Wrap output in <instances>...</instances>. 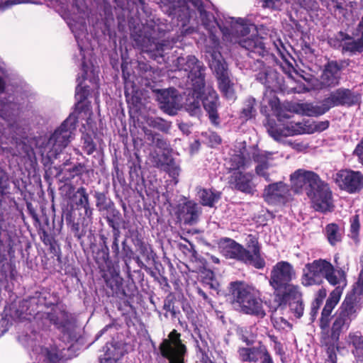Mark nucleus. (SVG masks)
<instances>
[{
    "label": "nucleus",
    "mask_w": 363,
    "mask_h": 363,
    "mask_svg": "<svg viewBox=\"0 0 363 363\" xmlns=\"http://www.w3.org/2000/svg\"><path fill=\"white\" fill-rule=\"evenodd\" d=\"M296 275L291 263L280 261L273 266L269 282L273 289L274 309H285L288 306L294 316L300 318L304 311L303 293L298 285L291 283Z\"/></svg>",
    "instance_id": "nucleus-1"
},
{
    "label": "nucleus",
    "mask_w": 363,
    "mask_h": 363,
    "mask_svg": "<svg viewBox=\"0 0 363 363\" xmlns=\"http://www.w3.org/2000/svg\"><path fill=\"white\" fill-rule=\"evenodd\" d=\"M290 181L294 192L305 191L315 211L326 214L334 211L335 206L330 186L317 173L299 169L291 174Z\"/></svg>",
    "instance_id": "nucleus-2"
},
{
    "label": "nucleus",
    "mask_w": 363,
    "mask_h": 363,
    "mask_svg": "<svg viewBox=\"0 0 363 363\" xmlns=\"http://www.w3.org/2000/svg\"><path fill=\"white\" fill-rule=\"evenodd\" d=\"M169 32L167 25L150 21L142 24L141 27H135L131 33V38L136 48L157 60L163 57L165 50L172 49L177 42L174 38L169 39V36H167Z\"/></svg>",
    "instance_id": "nucleus-3"
},
{
    "label": "nucleus",
    "mask_w": 363,
    "mask_h": 363,
    "mask_svg": "<svg viewBox=\"0 0 363 363\" xmlns=\"http://www.w3.org/2000/svg\"><path fill=\"white\" fill-rule=\"evenodd\" d=\"M363 303V286L354 284L352 289L345 296L334 315L330 330H321V335L327 334L330 340L340 341L342 333L348 330L357 315Z\"/></svg>",
    "instance_id": "nucleus-4"
},
{
    "label": "nucleus",
    "mask_w": 363,
    "mask_h": 363,
    "mask_svg": "<svg viewBox=\"0 0 363 363\" xmlns=\"http://www.w3.org/2000/svg\"><path fill=\"white\" fill-rule=\"evenodd\" d=\"M323 279L332 286H347L345 271L324 259H315L305 264L301 277V283L305 287L320 285Z\"/></svg>",
    "instance_id": "nucleus-5"
},
{
    "label": "nucleus",
    "mask_w": 363,
    "mask_h": 363,
    "mask_svg": "<svg viewBox=\"0 0 363 363\" xmlns=\"http://www.w3.org/2000/svg\"><path fill=\"white\" fill-rule=\"evenodd\" d=\"M228 292L232 304L238 305L244 314L259 319L266 316L262 294L255 287L241 281H232Z\"/></svg>",
    "instance_id": "nucleus-6"
},
{
    "label": "nucleus",
    "mask_w": 363,
    "mask_h": 363,
    "mask_svg": "<svg viewBox=\"0 0 363 363\" xmlns=\"http://www.w3.org/2000/svg\"><path fill=\"white\" fill-rule=\"evenodd\" d=\"M77 122L78 116L72 113L50 135L40 150L44 165L52 164V160L56 159L62 150L68 145Z\"/></svg>",
    "instance_id": "nucleus-7"
},
{
    "label": "nucleus",
    "mask_w": 363,
    "mask_h": 363,
    "mask_svg": "<svg viewBox=\"0 0 363 363\" xmlns=\"http://www.w3.org/2000/svg\"><path fill=\"white\" fill-rule=\"evenodd\" d=\"M160 355L167 359L169 363H185L184 358L187 353V347L182 340V335L173 329L162 340L159 345Z\"/></svg>",
    "instance_id": "nucleus-8"
},
{
    "label": "nucleus",
    "mask_w": 363,
    "mask_h": 363,
    "mask_svg": "<svg viewBox=\"0 0 363 363\" xmlns=\"http://www.w3.org/2000/svg\"><path fill=\"white\" fill-rule=\"evenodd\" d=\"M176 65L179 70L187 73L194 91L200 92L205 87V67L194 55L179 57Z\"/></svg>",
    "instance_id": "nucleus-9"
},
{
    "label": "nucleus",
    "mask_w": 363,
    "mask_h": 363,
    "mask_svg": "<svg viewBox=\"0 0 363 363\" xmlns=\"http://www.w3.org/2000/svg\"><path fill=\"white\" fill-rule=\"evenodd\" d=\"M69 189L72 190V195L69 196L70 208H67L63 212H72L79 214L85 220H93L94 208L86 188L82 186L76 189L71 185Z\"/></svg>",
    "instance_id": "nucleus-10"
},
{
    "label": "nucleus",
    "mask_w": 363,
    "mask_h": 363,
    "mask_svg": "<svg viewBox=\"0 0 363 363\" xmlns=\"http://www.w3.org/2000/svg\"><path fill=\"white\" fill-rule=\"evenodd\" d=\"M333 179L339 189L347 194H359L363 190V173L360 171L341 169L333 175Z\"/></svg>",
    "instance_id": "nucleus-11"
},
{
    "label": "nucleus",
    "mask_w": 363,
    "mask_h": 363,
    "mask_svg": "<svg viewBox=\"0 0 363 363\" xmlns=\"http://www.w3.org/2000/svg\"><path fill=\"white\" fill-rule=\"evenodd\" d=\"M60 297L57 292H51L48 289H42L40 291H35L32 296L26 300L27 308L30 310L29 313H37L39 312L40 306L51 308L57 306L60 303Z\"/></svg>",
    "instance_id": "nucleus-12"
},
{
    "label": "nucleus",
    "mask_w": 363,
    "mask_h": 363,
    "mask_svg": "<svg viewBox=\"0 0 363 363\" xmlns=\"http://www.w3.org/2000/svg\"><path fill=\"white\" fill-rule=\"evenodd\" d=\"M349 65V60H328L320 75L321 84L328 88L337 86L341 79V71Z\"/></svg>",
    "instance_id": "nucleus-13"
},
{
    "label": "nucleus",
    "mask_w": 363,
    "mask_h": 363,
    "mask_svg": "<svg viewBox=\"0 0 363 363\" xmlns=\"http://www.w3.org/2000/svg\"><path fill=\"white\" fill-rule=\"evenodd\" d=\"M325 99L330 109H331L338 106H354L359 104L360 96L352 89L340 87L330 91Z\"/></svg>",
    "instance_id": "nucleus-14"
},
{
    "label": "nucleus",
    "mask_w": 363,
    "mask_h": 363,
    "mask_svg": "<svg viewBox=\"0 0 363 363\" xmlns=\"http://www.w3.org/2000/svg\"><path fill=\"white\" fill-rule=\"evenodd\" d=\"M7 213L2 206L0 199V250L9 253H14L17 237L16 233L10 230V224L7 222Z\"/></svg>",
    "instance_id": "nucleus-15"
},
{
    "label": "nucleus",
    "mask_w": 363,
    "mask_h": 363,
    "mask_svg": "<svg viewBox=\"0 0 363 363\" xmlns=\"http://www.w3.org/2000/svg\"><path fill=\"white\" fill-rule=\"evenodd\" d=\"M254 177L250 172H233L228 177V183L232 189L252 196L257 191Z\"/></svg>",
    "instance_id": "nucleus-16"
},
{
    "label": "nucleus",
    "mask_w": 363,
    "mask_h": 363,
    "mask_svg": "<svg viewBox=\"0 0 363 363\" xmlns=\"http://www.w3.org/2000/svg\"><path fill=\"white\" fill-rule=\"evenodd\" d=\"M263 197L269 204L284 205L291 199L289 186L282 182L269 184L264 189Z\"/></svg>",
    "instance_id": "nucleus-17"
},
{
    "label": "nucleus",
    "mask_w": 363,
    "mask_h": 363,
    "mask_svg": "<svg viewBox=\"0 0 363 363\" xmlns=\"http://www.w3.org/2000/svg\"><path fill=\"white\" fill-rule=\"evenodd\" d=\"M219 245L225 257L249 264L251 257L242 245L230 238H220Z\"/></svg>",
    "instance_id": "nucleus-18"
},
{
    "label": "nucleus",
    "mask_w": 363,
    "mask_h": 363,
    "mask_svg": "<svg viewBox=\"0 0 363 363\" xmlns=\"http://www.w3.org/2000/svg\"><path fill=\"white\" fill-rule=\"evenodd\" d=\"M201 213V208L193 200H186L177 204L175 209L177 220L188 225L196 224L199 220Z\"/></svg>",
    "instance_id": "nucleus-19"
},
{
    "label": "nucleus",
    "mask_w": 363,
    "mask_h": 363,
    "mask_svg": "<svg viewBox=\"0 0 363 363\" xmlns=\"http://www.w3.org/2000/svg\"><path fill=\"white\" fill-rule=\"evenodd\" d=\"M96 206L99 211H106L108 215L105 217L106 222L111 219L113 223H120L122 220L121 212L116 208L114 202L108 196V191H96L94 194Z\"/></svg>",
    "instance_id": "nucleus-20"
},
{
    "label": "nucleus",
    "mask_w": 363,
    "mask_h": 363,
    "mask_svg": "<svg viewBox=\"0 0 363 363\" xmlns=\"http://www.w3.org/2000/svg\"><path fill=\"white\" fill-rule=\"evenodd\" d=\"M251 69L257 72L255 74L256 79L264 84L267 89H273L279 84L278 72L267 67L262 60H255L251 65Z\"/></svg>",
    "instance_id": "nucleus-21"
},
{
    "label": "nucleus",
    "mask_w": 363,
    "mask_h": 363,
    "mask_svg": "<svg viewBox=\"0 0 363 363\" xmlns=\"http://www.w3.org/2000/svg\"><path fill=\"white\" fill-rule=\"evenodd\" d=\"M345 286H346L343 285L336 286L327 298L319 320V327L321 330H328L329 328L332 312L340 301L343 289Z\"/></svg>",
    "instance_id": "nucleus-22"
},
{
    "label": "nucleus",
    "mask_w": 363,
    "mask_h": 363,
    "mask_svg": "<svg viewBox=\"0 0 363 363\" xmlns=\"http://www.w3.org/2000/svg\"><path fill=\"white\" fill-rule=\"evenodd\" d=\"M213 46L206 47V52L211 56L209 66L216 73V77L225 74L228 72V66L225 63L220 50V43L218 38L215 35L212 36Z\"/></svg>",
    "instance_id": "nucleus-23"
},
{
    "label": "nucleus",
    "mask_w": 363,
    "mask_h": 363,
    "mask_svg": "<svg viewBox=\"0 0 363 363\" xmlns=\"http://www.w3.org/2000/svg\"><path fill=\"white\" fill-rule=\"evenodd\" d=\"M245 245V248L251 257L249 260V265H252L257 269H263L266 262L262 256V247L259 242V238L254 234L247 235Z\"/></svg>",
    "instance_id": "nucleus-24"
},
{
    "label": "nucleus",
    "mask_w": 363,
    "mask_h": 363,
    "mask_svg": "<svg viewBox=\"0 0 363 363\" xmlns=\"http://www.w3.org/2000/svg\"><path fill=\"white\" fill-rule=\"evenodd\" d=\"M62 216L65 218L70 231L77 240H81L86 235L84 227L92 223V220H85L79 214H74L72 212H62Z\"/></svg>",
    "instance_id": "nucleus-25"
},
{
    "label": "nucleus",
    "mask_w": 363,
    "mask_h": 363,
    "mask_svg": "<svg viewBox=\"0 0 363 363\" xmlns=\"http://www.w3.org/2000/svg\"><path fill=\"white\" fill-rule=\"evenodd\" d=\"M103 277L108 296H116L121 299L130 298V295L127 294L123 289V279L118 273H111L109 276L105 274Z\"/></svg>",
    "instance_id": "nucleus-26"
},
{
    "label": "nucleus",
    "mask_w": 363,
    "mask_h": 363,
    "mask_svg": "<svg viewBox=\"0 0 363 363\" xmlns=\"http://www.w3.org/2000/svg\"><path fill=\"white\" fill-rule=\"evenodd\" d=\"M268 352L267 347L262 342H259L257 347H241L238 350L239 359L242 362L252 363H257L259 359H262Z\"/></svg>",
    "instance_id": "nucleus-27"
},
{
    "label": "nucleus",
    "mask_w": 363,
    "mask_h": 363,
    "mask_svg": "<svg viewBox=\"0 0 363 363\" xmlns=\"http://www.w3.org/2000/svg\"><path fill=\"white\" fill-rule=\"evenodd\" d=\"M157 101L161 109L164 112L174 115L179 108L177 96L174 94V91H170L168 89L160 90L157 92Z\"/></svg>",
    "instance_id": "nucleus-28"
},
{
    "label": "nucleus",
    "mask_w": 363,
    "mask_h": 363,
    "mask_svg": "<svg viewBox=\"0 0 363 363\" xmlns=\"http://www.w3.org/2000/svg\"><path fill=\"white\" fill-rule=\"evenodd\" d=\"M239 45L248 50L251 57H254L253 55H258L260 57H264L268 55L269 52L263 42V38L259 35H254L251 38H246L241 39L239 41Z\"/></svg>",
    "instance_id": "nucleus-29"
},
{
    "label": "nucleus",
    "mask_w": 363,
    "mask_h": 363,
    "mask_svg": "<svg viewBox=\"0 0 363 363\" xmlns=\"http://www.w3.org/2000/svg\"><path fill=\"white\" fill-rule=\"evenodd\" d=\"M91 94L89 86H82V82H79L75 88V112L77 114L84 113L85 114L91 112V101L88 100Z\"/></svg>",
    "instance_id": "nucleus-30"
},
{
    "label": "nucleus",
    "mask_w": 363,
    "mask_h": 363,
    "mask_svg": "<svg viewBox=\"0 0 363 363\" xmlns=\"http://www.w3.org/2000/svg\"><path fill=\"white\" fill-rule=\"evenodd\" d=\"M202 104L211 124L216 127L219 126L220 124V116L218 113L219 103L216 92L209 93L208 96H205L202 100Z\"/></svg>",
    "instance_id": "nucleus-31"
},
{
    "label": "nucleus",
    "mask_w": 363,
    "mask_h": 363,
    "mask_svg": "<svg viewBox=\"0 0 363 363\" xmlns=\"http://www.w3.org/2000/svg\"><path fill=\"white\" fill-rule=\"evenodd\" d=\"M271 152H264L260 151L259 150H255L252 155V158L254 162L257 163V165L255 167V172L256 174L263 177L267 182H271V178L269 174L267 172V170L269 167V160L272 156Z\"/></svg>",
    "instance_id": "nucleus-32"
},
{
    "label": "nucleus",
    "mask_w": 363,
    "mask_h": 363,
    "mask_svg": "<svg viewBox=\"0 0 363 363\" xmlns=\"http://www.w3.org/2000/svg\"><path fill=\"white\" fill-rule=\"evenodd\" d=\"M155 162L156 167L163 169L172 177H175L179 174V168L176 164L174 159L170 155L169 152H163L160 157H155Z\"/></svg>",
    "instance_id": "nucleus-33"
},
{
    "label": "nucleus",
    "mask_w": 363,
    "mask_h": 363,
    "mask_svg": "<svg viewBox=\"0 0 363 363\" xmlns=\"http://www.w3.org/2000/svg\"><path fill=\"white\" fill-rule=\"evenodd\" d=\"M323 233L328 243L333 247L342 241L343 230L336 223L327 224L323 230Z\"/></svg>",
    "instance_id": "nucleus-34"
},
{
    "label": "nucleus",
    "mask_w": 363,
    "mask_h": 363,
    "mask_svg": "<svg viewBox=\"0 0 363 363\" xmlns=\"http://www.w3.org/2000/svg\"><path fill=\"white\" fill-rule=\"evenodd\" d=\"M197 195L202 206L212 208L220 199L221 193L212 189L200 188Z\"/></svg>",
    "instance_id": "nucleus-35"
},
{
    "label": "nucleus",
    "mask_w": 363,
    "mask_h": 363,
    "mask_svg": "<svg viewBox=\"0 0 363 363\" xmlns=\"http://www.w3.org/2000/svg\"><path fill=\"white\" fill-rule=\"evenodd\" d=\"M143 131L145 138L150 142V145H155L158 149L163 151L169 152L171 150L170 145L167 140L164 139L159 133L152 131L147 127H143Z\"/></svg>",
    "instance_id": "nucleus-36"
},
{
    "label": "nucleus",
    "mask_w": 363,
    "mask_h": 363,
    "mask_svg": "<svg viewBox=\"0 0 363 363\" xmlns=\"http://www.w3.org/2000/svg\"><path fill=\"white\" fill-rule=\"evenodd\" d=\"M320 343L325 347L327 358L325 363H337V350L339 342L330 340L327 334L320 336Z\"/></svg>",
    "instance_id": "nucleus-37"
},
{
    "label": "nucleus",
    "mask_w": 363,
    "mask_h": 363,
    "mask_svg": "<svg viewBox=\"0 0 363 363\" xmlns=\"http://www.w3.org/2000/svg\"><path fill=\"white\" fill-rule=\"evenodd\" d=\"M301 108L304 115L309 117H318L328 112L330 109L324 98L321 104H303Z\"/></svg>",
    "instance_id": "nucleus-38"
},
{
    "label": "nucleus",
    "mask_w": 363,
    "mask_h": 363,
    "mask_svg": "<svg viewBox=\"0 0 363 363\" xmlns=\"http://www.w3.org/2000/svg\"><path fill=\"white\" fill-rule=\"evenodd\" d=\"M108 225L112 229L113 233V241L111 245L113 257L116 262H118L121 257L119 249L120 223H113L111 219H108Z\"/></svg>",
    "instance_id": "nucleus-39"
},
{
    "label": "nucleus",
    "mask_w": 363,
    "mask_h": 363,
    "mask_svg": "<svg viewBox=\"0 0 363 363\" xmlns=\"http://www.w3.org/2000/svg\"><path fill=\"white\" fill-rule=\"evenodd\" d=\"M99 238L102 242L101 248L96 252L95 261L99 267L102 264L108 266L111 264V260L110 258L109 247L107 242L108 238L104 234L100 235Z\"/></svg>",
    "instance_id": "nucleus-40"
},
{
    "label": "nucleus",
    "mask_w": 363,
    "mask_h": 363,
    "mask_svg": "<svg viewBox=\"0 0 363 363\" xmlns=\"http://www.w3.org/2000/svg\"><path fill=\"white\" fill-rule=\"evenodd\" d=\"M63 350L56 345H51L44 349V355L47 363H62L65 359L63 355Z\"/></svg>",
    "instance_id": "nucleus-41"
},
{
    "label": "nucleus",
    "mask_w": 363,
    "mask_h": 363,
    "mask_svg": "<svg viewBox=\"0 0 363 363\" xmlns=\"http://www.w3.org/2000/svg\"><path fill=\"white\" fill-rule=\"evenodd\" d=\"M147 125L163 133H168L172 127V123L160 117L149 116L146 118Z\"/></svg>",
    "instance_id": "nucleus-42"
},
{
    "label": "nucleus",
    "mask_w": 363,
    "mask_h": 363,
    "mask_svg": "<svg viewBox=\"0 0 363 363\" xmlns=\"http://www.w3.org/2000/svg\"><path fill=\"white\" fill-rule=\"evenodd\" d=\"M348 342L354 347L352 352L355 356L363 357V336L359 331L349 333Z\"/></svg>",
    "instance_id": "nucleus-43"
},
{
    "label": "nucleus",
    "mask_w": 363,
    "mask_h": 363,
    "mask_svg": "<svg viewBox=\"0 0 363 363\" xmlns=\"http://www.w3.org/2000/svg\"><path fill=\"white\" fill-rule=\"evenodd\" d=\"M194 333L196 337L195 338L196 342L197 352L201 353L205 352H210L208 346V335L206 331H202L199 327L196 326L194 328Z\"/></svg>",
    "instance_id": "nucleus-44"
},
{
    "label": "nucleus",
    "mask_w": 363,
    "mask_h": 363,
    "mask_svg": "<svg viewBox=\"0 0 363 363\" xmlns=\"http://www.w3.org/2000/svg\"><path fill=\"white\" fill-rule=\"evenodd\" d=\"M342 52H349L352 55L363 52V33L359 38H353L351 41L342 44Z\"/></svg>",
    "instance_id": "nucleus-45"
},
{
    "label": "nucleus",
    "mask_w": 363,
    "mask_h": 363,
    "mask_svg": "<svg viewBox=\"0 0 363 363\" xmlns=\"http://www.w3.org/2000/svg\"><path fill=\"white\" fill-rule=\"evenodd\" d=\"M256 100L253 97L247 99L245 101L244 107L240 111V118L248 121L254 118L256 115Z\"/></svg>",
    "instance_id": "nucleus-46"
},
{
    "label": "nucleus",
    "mask_w": 363,
    "mask_h": 363,
    "mask_svg": "<svg viewBox=\"0 0 363 363\" xmlns=\"http://www.w3.org/2000/svg\"><path fill=\"white\" fill-rule=\"evenodd\" d=\"M138 74L146 81L152 80L155 74V69L147 62L138 61L136 67Z\"/></svg>",
    "instance_id": "nucleus-47"
},
{
    "label": "nucleus",
    "mask_w": 363,
    "mask_h": 363,
    "mask_svg": "<svg viewBox=\"0 0 363 363\" xmlns=\"http://www.w3.org/2000/svg\"><path fill=\"white\" fill-rule=\"evenodd\" d=\"M188 2L191 3L197 9L201 18L207 16L208 13L205 9L202 0H184L180 10L185 12V18H189L190 16L189 8L187 6Z\"/></svg>",
    "instance_id": "nucleus-48"
},
{
    "label": "nucleus",
    "mask_w": 363,
    "mask_h": 363,
    "mask_svg": "<svg viewBox=\"0 0 363 363\" xmlns=\"http://www.w3.org/2000/svg\"><path fill=\"white\" fill-rule=\"evenodd\" d=\"M360 227L359 215L356 213L350 218V237L356 243L359 242Z\"/></svg>",
    "instance_id": "nucleus-49"
},
{
    "label": "nucleus",
    "mask_w": 363,
    "mask_h": 363,
    "mask_svg": "<svg viewBox=\"0 0 363 363\" xmlns=\"http://www.w3.org/2000/svg\"><path fill=\"white\" fill-rule=\"evenodd\" d=\"M246 159L242 155H235L230 160L229 173L245 171Z\"/></svg>",
    "instance_id": "nucleus-50"
},
{
    "label": "nucleus",
    "mask_w": 363,
    "mask_h": 363,
    "mask_svg": "<svg viewBox=\"0 0 363 363\" xmlns=\"http://www.w3.org/2000/svg\"><path fill=\"white\" fill-rule=\"evenodd\" d=\"M121 357L122 354L119 350L111 347V348H108L104 354V357L100 359V363H118Z\"/></svg>",
    "instance_id": "nucleus-51"
},
{
    "label": "nucleus",
    "mask_w": 363,
    "mask_h": 363,
    "mask_svg": "<svg viewBox=\"0 0 363 363\" xmlns=\"http://www.w3.org/2000/svg\"><path fill=\"white\" fill-rule=\"evenodd\" d=\"M66 172L68 174L67 179L72 180L77 177H82L84 174L88 173L89 171L84 163L77 162L72 167L67 169Z\"/></svg>",
    "instance_id": "nucleus-52"
},
{
    "label": "nucleus",
    "mask_w": 363,
    "mask_h": 363,
    "mask_svg": "<svg viewBox=\"0 0 363 363\" xmlns=\"http://www.w3.org/2000/svg\"><path fill=\"white\" fill-rule=\"evenodd\" d=\"M176 301V297L174 294L170 292L165 298L164 301L163 309L166 312H170L172 318H176L177 312L174 308V303Z\"/></svg>",
    "instance_id": "nucleus-53"
},
{
    "label": "nucleus",
    "mask_w": 363,
    "mask_h": 363,
    "mask_svg": "<svg viewBox=\"0 0 363 363\" xmlns=\"http://www.w3.org/2000/svg\"><path fill=\"white\" fill-rule=\"evenodd\" d=\"M83 150L88 155H92L96 150V145L94 143L92 137L89 133L83 135Z\"/></svg>",
    "instance_id": "nucleus-54"
},
{
    "label": "nucleus",
    "mask_w": 363,
    "mask_h": 363,
    "mask_svg": "<svg viewBox=\"0 0 363 363\" xmlns=\"http://www.w3.org/2000/svg\"><path fill=\"white\" fill-rule=\"evenodd\" d=\"M134 252L133 249L127 245L126 241L124 240L122 242V254H121V259L124 262L125 266L128 269H129V264L134 258Z\"/></svg>",
    "instance_id": "nucleus-55"
},
{
    "label": "nucleus",
    "mask_w": 363,
    "mask_h": 363,
    "mask_svg": "<svg viewBox=\"0 0 363 363\" xmlns=\"http://www.w3.org/2000/svg\"><path fill=\"white\" fill-rule=\"evenodd\" d=\"M220 91L227 95L231 90V82L228 73L217 77Z\"/></svg>",
    "instance_id": "nucleus-56"
},
{
    "label": "nucleus",
    "mask_w": 363,
    "mask_h": 363,
    "mask_svg": "<svg viewBox=\"0 0 363 363\" xmlns=\"http://www.w3.org/2000/svg\"><path fill=\"white\" fill-rule=\"evenodd\" d=\"M45 318L57 329L65 327L66 324L60 319L55 310L52 309L50 312L47 313Z\"/></svg>",
    "instance_id": "nucleus-57"
},
{
    "label": "nucleus",
    "mask_w": 363,
    "mask_h": 363,
    "mask_svg": "<svg viewBox=\"0 0 363 363\" xmlns=\"http://www.w3.org/2000/svg\"><path fill=\"white\" fill-rule=\"evenodd\" d=\"M235 32L240 34L242 36H245L250 33V29L246 23V21L242 18H238L233 27Z\"/></svg>",
    "instance_id": "nucleus-58"
},
{
    "label": "nucleus",
    "mask_w": 363,
    "mask_h": 363,
    "mask_svg": "<svg viewBox=\"0 0 363 363\" xmlns=\"http://www.w3.org/2000/svg\"><path fill=\"white\" fill-rule=\"evenodd\" d=\"M17 107V104L15 103H10L9 104H5L1 111L0 116L6 119L9 120V117L11 116H14L16 114V108Z\"/></svg>",
    "instance_id": "nucleus-59"
},
{
    "label": "nucleus",
    "mask_w": 363,
    "mask_h": 363,
    "mask_svg": "<svg viewBox=\"0 0 363 363\" xmlns=\"http://www.w3.org/2000/svg\"><path fill=\"white\" fill-rule=\"evenodd\" d=\"M268 133L276 140H279L283 136L286 135L284 134V130L278 128L274 123L269 124Z\"/></svg>",
    "instance_id": "nucleus-60"
},
{
    "label": "nucleus",
    "mask_w": 363,
    "mask_h": 363,
    "mask_svg": "<svg viewBox=\"0 0 363 363\" xmlns=\"http://www.w3.org/2000/svg\"><path fill=\"white\" fill-rule=\"evenodd\" d=\"M10 267L11 265L8 262L7 258L0 256V281L6 279Z\"/></svg>",
    "instance_id": "nucleus-61"
},
{
    "label": "nucleus",
    "mask_w": 363,
    "mask_h": 363,
    "mask_svg": "<svg viewBox=\"0 0 363 363\" xmlns=\"http://www.w3.org/2000/svg\"><path fill=\"white\" fill-rule=\"evenodd\" d=\"M299 6L306 10H315L318 4L315 0H295Z\"/></svg>",
    "instance_id": "nucleus-62"
},
{
    "label": "nucleus",
    "mask_w": 363,
    "mask_h": 363,
    "mask_svg": "<svg viewBox=\"0 0 363 363\" xmlns=\"http://www.w3.org/2000/svg\"><path fill=\"white\" fill-rule=\"evenodd\" d=\"M330 121L328 120L323 121L313 122L311 125L312 132H322L329 128Z\"/></svg>",
    "instance_id": "nucleus-63"
},
{
    "label": "nucleus",
    "mask_w": 363,
    "mask_h": 363,
    "mask_svg": "<svg viewBox=\"0 0 363 363\" xmlns=\"http://www.w3.org/2000/svg\"><path fill=\"white\" fill-rule=\"evenodd\" d=\"M354 154L357 156L359 162L363 166V138L356 146Z\"/></svg>",
    "instance_id": "nucleus-64"
}]
</instances>
